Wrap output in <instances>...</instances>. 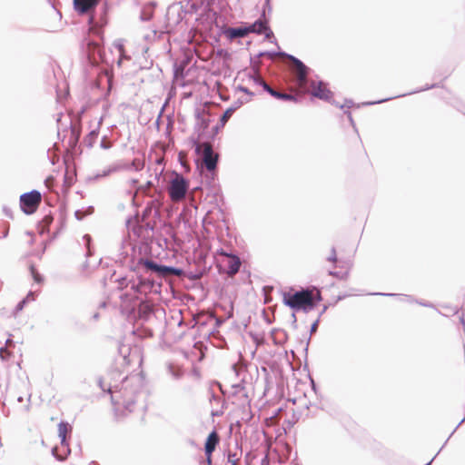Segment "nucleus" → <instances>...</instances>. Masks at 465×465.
I'll return each instance as SVG.
<instances>
[{"label":"nucleus","instance_id":"nucleus-21","mask_svg":"<svg viewBox=\"0 0 465 465\" xmlns=\"http://www.w3.org/2000/svg\"><path fill=\"white\" fill-rule=\"evenodd\" d=\"M129 166L121 163H114L108 168L104 169L102 173L96 175V178L105 177L113 173H116L121 170H128Z\"/></svg>","mask_w":465,"mask_h":465},{"label":"nucleus","instance_id":"nucleus-7","mask_svg":"<svg viewBox=\"0 0 465 465\" xmlns=\"http://www.w3.org/2000/svg\"><path fill=\"white\" fill-rule=\"evenodd\" d=\"M42 195L37 190H32L20 196V207L24 213L33 214L41 203Z\"/></svg>","mask_w":465,"mask_h":465},{"label":"nucleus","instance_id":"nucleus-18","mask_svg":"<svg viewBox=\"0 0 465 465\" xmlns=\"http://www.w3.org/2000/svg\"><path fill=\"white\" fill-rule=\"evenodd\" d=\"M184 275H185V273L183 269L176 268L173 266L163 265L160 277L176 276V277L181 278Z\"/></svg>","mask_w":465,"mask_h":465},{"label":"nucleus","instance_id":"nucleus-53","mask_svg":"<svg viewBox=\"0 0 465 465\" xmlns=\"http://www.w3.org/2000/svg\"><path fill=\"white\" fill-rule=\"evenodd\" d=\"M206 456V461L209 465L212 464V454H205Z\"/></svg>","mask_w":465,"mask_h":465},{"label":"nucleus","instance_id":"nucleus-51","mask_svg":"<svg viewBox=\"0 0 465 465\" xmlns=\"http://www.w3.org/2000/svg\"><path fill=\"white\" fill-rule=\"evenodd\" d=\"M4 212H5L6 216H8L10 218H13L12 212L8 208L5 207L4 208Z\"/></svg>","mask_w":465,"mask_h":465},{"label":"nucleus","instance_id":"nucleus-2","mask_svg":"<svg viewBox=\"0 0 465 465\" xmlns=\"http://www.w3.org/2000/svg\"><path fill=\"white\" fill-rule=\"evenodd\" d=\"M321 301V292L316 288H307L294 293L285 292L283 294V302L286 306L295 311L302 310L304 312L313 310Z\"/></svg>","mask_w":465,"mask_h":465},{"label":"nucleus","instance_id":"nucleus-35","mask_svg":"<svg viewBox=\"0 0 465 465\" xmlns=\"http://www.w3.org/2000/svg\"><path fill=\"white\" fill-rule=\"evenodd\" d=\"M26 303V299L20 301L15 308L14 314L16 315L19 312H21Z\"/></svg>","mask_w":465,"mask_h":465},{"label":"nucleus","instance_id":"nucleus-62","mask_svg":"<svg viewBox=\"0 0 465 465\" xmlns=\"http://www.w3.org/2000/svg\"><path fill=\"white\" fill-rule=\"evenodd\" d=\"M9 342H11V340H10V339L6 340V345H7Z\"/></svg>","mask_w":465,"mask_h":465},{"label":"nucleus","instance_id":"nucleus-56","mask_svg":"<svg viewBox=\"0 0 465 465\" xmlns=\"http://www.w3.org/2000/svg\"><path fill=\"white\" fill-rule=\"evenodd\" d=\"M80 213H81V212H80V211H76V212H75V213H74V215H75L76 219H78V220H80V219H81Z\"/></svg>","mask_w":465,"mask_h":465},{"label":"nucleus","instance_id":"nucleus-24","mask_svg":"<svg viewBox=\"0 0 465 465\" xmlns=\"http://www.w3.org/2000/svg\"><path fill=\"white\" fill-rule=\"evenodd\" d=\"M401 298V301H407V302H413L414 300L409 296V295H400ZM415 302L419 303L420 305L421 306H424V307H429V308H434V305L430 302H421V301H415Z\"/></svg>","mask_w":465,"mask_h":465},{"label":"nucleus","instance_id":"nucleus-28","mask_svg":"<svg viewBox=\"0 0 465 465\" xmlns=\"http://www.w3.org/2000/svg\"><path fill=\"white\" fill-rule=\"evenodd\" d=\"M30 271L35 282L41 283L44 281L42 275L36 271V269L33 265L30 267Z\"/></svg>","mask_w":465,"mask_h":465},{"label":"nucleus","instance_id":"nucleus-19","mask_svg":"<svg viewBox=\"0 0 465 465\" xmlns=\"http://www.w3.org/2000/svg\"><path fill=\"white\" fill-rule=\"evenodd\" d=\"M243 102L241 100L235 101L232 106H230L228 109L225 110V112L223 114V115L220 118L221 126L223 127L227 121L230 119V117L232 115L234 111H236L238 108H240L242 105Z\"/></svg>","mask_w":465,"mask_h":465},{"label":"nucleus","instance_id":"nucleus-15","mask_svg":"<svg viewBox=\"0 0 465 465\" xmlns=\"http://www.w3.org/2000/svg\"><path fill=\"white\" fill-rule=\"evenodd\" d=\"M249 30L248 26L244 27H228L224 30V35L230 40H233L236 38H243L248 35Z\"/></svg>","mask_w":465,"mask_h":465},{"label":"nucleus","instance_id":"nucleus-14","mask_svg":"<svg viewBox=\"0 0 465 465\" xmlns=\"http://www.w3.org/2000/svg\"><path fill=\"white\" fill-rule=\"evenodd\" d=\"M220 253L228 258L226 273L229 276L235 275L239 272L242 264L240 258L236 254L228 253L223 251H221Z\"/></svg>","mask_w":465,"mask_h":465},{"label":"nucleus","instance_id":"nucleus-9","mask_svg":"<svg viewBox=\"0 0 465 465\" xmlns=\"http://www.w3.org/2000/svg\"><path fill=\"white\" fill-rule=\"evenodd\" d=\"M195 118L196 122L194 124V131L198 134V137L196 138V140L201 142L200 140L202 139L205 130L208 128L209 124L211 122L210 114L204 109H196ZM193 139L195 140V138Z\"/></svg>","mask_w":465,"mask_h":465},{"label":"nucleus","instance_id":"nucleus-8","mask_svg":"<svg viewBox=\"0 0 465 465\" xmlns=\"http://www.w3.org/2000/svg\"><path fill=\"white\" fill-rule=\"evenodd\" d=\"M72 428L71 426L69 425L68 422L66 421H60L59 424H58V436L61 440V446L62 448H64L65 449V454L64 456H61V455H57L56 454V450H57V448H54L52 450V453L53 455L58 460H64L66 456L68 454H70L71 452V450L69 448V445H68V442L66 440V434L68 431H71Z\"/></svg>","mask_w":465,"mask_h":465},{"label":"nucleus","instance_id":"nucleus-1","mask_svg":"<svg viewBox=\"0 0 465 465\" xmlns=\"http://www.w3.org/2000/svg\"><path fill=\"white\" fill-rule=\"evenodd\" d=\"M99 387L111 395L114 405H122L128 411H134V405L141 395L143 380L137 375L125 377L120 384H105L103 379L98 380Z\"/></svg>","mask_w":465,"mask_h":465},{"label":"nucleus","instance_id":"nucleus-41","mask_svg":"<svg viewBox=\"0 0 465 465\" xmlns=\"http://www.w3.org/2000/svg\"><path fill=\"white\" fill-rule=\"evenodd\" d=\"M151 17H152V14H151V13H148V14H147L145 11H143V12L141 13V19H142L143 21H148V20H150V19H151Z\"/></svg>","mask_w":465,"mask_h":465},{"label":"nucleus","instance_id":"nucleus-22","mask_svg":"<svg viewBox=\"0 0 465 465\" xmlns=\"http://www.w3.org/2000/svg\"><path fill=\"white\" fill-rule=\"evenodd\" d=\"M102 121H103V118L101 117L97 123V127L95 129L92 130L85 137L84 142L87 146L92 147L94 145V143H95V140L97 139L98 134H99V128L102 124Z\"/></svg>","mask_w":465,"mask_h":465},{"label":"nucleus","instance_id":"nucleus-64","mask_svg":"<svg viewBox=\"0 0 465 465\" xmlns=\"http://www.w3.org/2000/svg\"><path fill=\"white\" fill-rule=\"evenodd\" d=\"M23 401V398L22 397H19L18 398V401Z\"/></svg>","mask_w":465,"mask_h":465},{"label":"nucleus","instance_id":"nucleus-10","mask_svg":"<svg viewBox=\"0 0 465 465\" xmlns=\"http://www.w3.org/2000/svg\"><path fill=\"white\" fill-rule=\"evenodd\" d=\"M127 286H130V289L133 290L135 293L138 294H147L151 292L153 288V282L145 278L138 277L137 279H132Z\"/></svg>","mask_w":465,"mask_h":465},{"label":"nucleus","instance_id":"nucleus-37","mask_svg":"<svg viewBox=\"0 0 465 465\" xmlns=\"http://www.w3.org/2000/svg\"><path fill=\"white\" fill-rule=\"evenodd\" d=\"M327 261L331 262H337V254H336V250L334 247L331 248V254H330V256L327 257Z\"/></svg>","mask_w":465,"mask_h":465},{"label":"nucleus","instance_id":"nucleus-4","mask_svg":"<svg viewBox=\"0 0 465 465\" xmlns=\"http://www.w3.org/2000/svg\"><path fill=\"white\" fill-rule=\"evenodd\" d=\"M192 143L194 146L195 153L202 158L204 167L209 172L215 171L219 156L213 152L212 144L207 142H199L193 138H192Z\"/></svg>","mask_w":465,"mask_h":465},{"label":"nucleus","instance_id":"nucleus-61","mask_svg":"<svg viewBox=\"0 0 465 465\" xmlns=\"http://www.w3.org/2000/svg\"><path fill=\"white\" fill-rule=\"evenodd\" d=\"M212 415H213V416H217V415H219V412H214V411H212Z\"/></svg>","mask_w":465,"mask_h":465},{"label":"nucleus","instance_id":"nucleus-32","mask_svg":"<svg viewBox=\"0 0 465 465\" xmlns=\"http://www.w3.org/2000/svg\"><path fill=\"white\" fill-rule=\"evenodd\" d=\"M100 146H101V148L107 150L112 147V143L107 140L106 136H104L101 140Z\"/></svg>","mask_w":465,"mask_h":465},{"label":"nucleus","instance_id":"nucleus-17","mask_svg":"<svg viewBox=\"0 0 465 465\" xmlns=\"http://www.w3.org/2000/svg\"><path fill=\"white\" fill-rule=\"evenodd\" d=\"M138 263L143 264L147 271L154 272L156 275L160 276L163 264H159L150 259L143 258L139 260Z\"/></svg>","mask_w":465,"mask_h":465},{"label":"nucleus","instance_id":"nucleus-33","mask_svg":"<svg viewBox=\"0 0 465 465\" xmlns=\"http://www.w3.org/2000/svg\"><path fill=\"white\" fill-rule=\"evenodd\" d=\"M209 394H210V397H209V401L211 402V404H213V402H216V403H220L221 402V398L219 396H217L212 390L209 391Z\"/></svg>","mask_w":465,"mask_h":465},{"label":"nucleus","instance_id":"nucleus-5","mask_svg":"<svg viewBox=\"0 0 465 465\" xmlns=\"http://www.w3.org/2000/svg\"><path fill=\"white\" fill-rule=\"evenodd\" d=\"M232 395L238 399L239 405L242 406L243 416L242 420L245 422L249 421L252 415L251 414V406L248 391L246 390L244 377H242L238 382L232 384Z\"/></svg>","mask_w":465,"mask_h":465},{"label":"nucleus","instance_id":"nucleus-12","mask_svg":"<svg viewBox=\"0 0 465 465\" xmlns=\"http://www.w3.org/2000/svg\"><path fill=\"white\" fill-rule=\"evenodd\" d=\"M249 34L254 33L257 35H264L265 38L270 39L273 37V33L268 26V22L262 18L256 20L253 24L248 26Z\"/></svg>","mask_w":465,"mask_h":465},{"label":"nucleus","instance_id":"nucleus-29","mask_svg":"<svg viewBox=\"0 0 465 465\" xmlns=\"http://www.w3.org/2000/svg\"><path fill=\"white\" fill-rule=\"evenodd\" d=\"M233 371L235 372V375L237 377H240L242 374H244L245 375V367L242 366V365H238V364H232V366Z\"/></svg>","mask_w":465,"mask_h":465},{"label":"nucleus","instance_id":"nucleus-38","mask_svg":"<svg viewBox=\"0 0 465 465\" xmlns=\"http://www.w3.org/2000/svg\"><path fill=\"white\" fill-rule=\"evenodd\" d=\"M131 280H128L126 277H122L120 279L117 280L118 283H119V287L121 289L123 288H128L129 286L126 285V283H128Z\"/></svg>","mask_w":465,"mask_h":465},{"label":"nucleus","instance_id":"nucleus-43","mask_svg":"<svg viewBox=\"0 0 465 465\" xmlns=\"http://www.w3.org/2000/svg\"><path fill=\"white\" fill-rule=\"evenodd\" d=\"M170 372L174 379H179L181 377V371L178 370H173V368H170Z\"/></svg>","mask_w":465,"mask_h":465},{"label":"nucleus","instance_id":"nucleus-50","mask_svg":"<svg viewBox=\"0 0 465 465\" xmlns=\"http://www.w3.org/2000/svg\"><path fill=\"white\" fill-rule=\"evenodd\" d=\"M124 164L129 166V168H128V169H130L131 167H134V168H135V170H139V167H138V166H136L135 160H134L130 164H128V163H124Z\"/></svg>","mask_w":465,"mask_h":465},{"label":"nucleus","instance_id":"nucleus-46","mask_svg":"<svg viewBox=\"0 0 465 465\" xmlns=\"http://www.w3.org/2000/svg\"><path fill=\"white\" fill-rule=\"evenodd\" d=\"M25 299H26V302H28L29 301H35V292H32V291L29 292Z\"/></svg>","mask_w":465,"mask_h":465},{"label":"nucleus","instance_id":"nucleus-47","mask_svg":"<svg viewBox=\"0 0 465 465\" xmlns=\"http://www.w3.org/2000/svg\"><path fill=\"white\" fill-rule=\"evenodd\" d=\"M344 114L347 115L350 123L351 124L352 126H354V121H353V118H352V115L351 114L350 111H345Z\"/></svg>","mask_w":465,"mask_h":465},{"label":"nucleus","instance_id":"nucleus-13","mask_svg":"<svg viewBox=\"0 0 465 465\" xmlns=\"http://www.w3.org/2000/svg\"><path fill=\"white\" fill-rule=\"evenodd\" d=\"M100 0H73L74 8L79 15L92 13Z\"/></svg>","mask_w":465,"mask_h":465},{"label":"nucleus","instance_id":"nucleus-52","mask_svg":"<svg viewBox=\"0 0 465 465\" xmlns=\"http://www.w3.org/2000/svg\"><path fill=\"white\" fill-rule=\"evenodd\" d=\"M189 279L191 280H195V279H198L201 277V274L200 275H196V274H187L186 275Z\"/></svg>","mask_w":465,"mask_h":465},{"label":"nucleus","instance_id":"nucleus-44","mask_svg":"<svg viewBox=\"0 0 465 465\" xmlns=\"http://www.w3.org/2000/svg\"><path fill=\"white\" fill-rule=\"evenodd\" d=\"M319 322L320 320L317 319L311 326V329H310V332L311 334L314 333L316 331H317V328H318V324H319Z\"/></svg>","mask_w":465,"mask_h":465},{"label":"nucleus","instance_id":"nucleus-55","mask_svg":"<svg viewBox=\"0 0 465 465\" xmlns=\"http://www.w3.org/2000/svg\"><path fill=\"white\" fill-rule=\"evenodd\" d=\"M265 1V5H264V7H267L269 11L272 10V7L270 5V0H264Z\"/></svg>","mask_w":465,"mask_h":465},{"label":"nucleus","instance_id":"nucleus-6","mask_svg":"<svg viewBox=\"0 0 465 465\" xmlns=\"http://www.w3.org/2000/svg\"><path fill=\"white\" fill-rule=\"evenodd\" d=\"M188 187V181L183 175L176 173L175 177L172 179L168 188L171 200L180 202L184 199Z\"/></svg>","mask_w":465,"mask_h":465},{"label":"nucleus","instance_id":"nucleus-57","mask_svg":"<svg viewBox=\"0 0 465 465\" xmlns=\"http://www.w3.org/2000/svg\"><path fill=\"white\" fill-rule=\"evenodd\" d=\"M137 183H138V181L136 179L130 180L131 185H135Z\"/></svg>","mask_w":465,"mask_h":465},{"label":"nucleus","instance_id":"nucleus-63","mask_svg":"<svg viewBox=\"0 0 465 465\" xmlns=\"http://www.w3.org/2000/svg\"><path fill=\"white\" fill-rule=\"evenodd\" d=\"M292 317H293L294 322H296V317H295L294 313L292 314Z\"/></svg>","mask_w":465,"mask_h":465},{"label":"nucleus","instance_id":"nucleus-42","mask_svg":"<svg viewBox=\"0 0 465 465\" xmlns=\"http://www.w3.org/2000/svg\"><path fill=\"white\" fill-rule=\"evenodd\" d=\"M335 104L341 108H343V107L351 108L353 105V102L351 100H345L344 104Z\"/></svg>","mask_w":465,"mask_h":465},{"label":"nucleus","instance_id":"nucleus-39","mask_svg":"<svg viewBox=\"0 0 465 465\" xmlns=\"http://www.w3.org/2000/svg\"><path fill=\"white\" fill-rule=\"evenodd\" d=\"M238 90L250 95V96H253L254 95V93H252V91H250L247 87L245 86H242V85H239L238 86Z\"/></svg>","mask_w":465,"mask_h":465},{"label":"nucleus","instance_id":"nucleus-36","mask_svg":"<svg viewBox=\"0 0 465 465\" xmlns=\"http://www.w3.org/2000/svg\"><path fill=\"white\" fill-rule=\"evenodd\" d=\"M83 239H84V241L85 242V245H86V248H87L86 254L87 255H91V250H90L91 236L89 234H84Z\"/></svg>","mask_w":465,"mask_h":465},{"label":"nucleus","instance_id":"nucleus-20","mask_svg":"<svg viewBox=\"0 0 465 465\" xmlns=\"http://www.w3.org/2000/svg\"><path fill=\"white\" fill-rule=\"evenodd\" d=\"M137 308V314L140 319L147 320L153 313V305L144 302H141Z\"/></svg>","mask_w":465,"mask_h":465},{"label":"nucleus","instance_id":"nucleus-49","mask_svg":"<svg viewBox=\"0 0 465 465\" xmlns=\"http://www.w3.org/2000/svg\"><path fill=\"white\" fill-rule=\"evenodd\" d=\"M221 124H216L213 128V136L216 135L221 128Z\"/></svg>","mask_w":465,"mask_h":465},{"label":"nucleus","instance_id":"nucleus-59","mask_svg":"<svg viewBox=\"0 0 465 465\" xmlns=\"http://www.w3.org/2000/svg\"><path fill=\"white\" fill-rule=\"evenodd\" d=\"M89 23H90V24H93V23H94V16H93V15H92V16H90V18H89Z\"/></svg>","mask_w":465,"mask_h":465},{"label":"nucleus","instance_id":"nucleus-3","mask_svg":"<svg viewBox=\"0 0 465 465\" xmlns=\"http://www.w3.org/2000/svg\"><path fill=\"white\" fill-rule=\"evenodd\" d=\"M263 55H267L271 58H273L276 55L287 57L295 66V77L297 84L301 88H305L307 86L309 67H307L300 59L284 52H261L258 54V57H262Z\"/></svg>","mask_w":465,"mask_h":465},{"label":"nucleus","instance_id":"nucleus-31","mask_svg":"<svg viewBox=\"0 0 465 465\" xmlns=\"http://www.w3.org/2000/svg\"><path fill=\"white\" fill-rule=\"evenodd\" d=\"M239 458L236 453L229 452L227 456V463L231 465H237Z\"/></svg>","mask_w":465,"mask_h":465},{"label":"nucleus","instance_id":"nucleus-11","mask_svg":"<svg viewBox=\"0 0 465 465\" xmlns=\"http://www.w3.org/2000/svg\"><path fill=\"white\" fill-rule=\"evenodd\" d=\"M312 92L311 94L321 100L327 101L331 104H335L332 101L333 94L331 90H329L325 84L322 81H319L318 83L312 82L311 83Z\"/></svg>","mask_w":465,"mask_h":465},{"label":"nucleus","instance_id":"nucleus-60","mask_svg":"<svg viewBox=\"0 0 465 465\" xmlns=\"http://www.w3.org/2000/svg\"><path fill=\"white\" fill-rule=\"evenodd\" d=\"M460 322H461L463 325H465V321H464V318H463V317H461V318H460Z\"/></svg>","mask_w":465,"mask_h":465},{"label":"nucleus","instance_id":"nucleus-48","mask_svg":"<svg viewBox=\"0 0 465 465\" xmlns=\"http://www.w3.org/2000/svg\"><path fill=\"white\" fill-rule=\"evenodd\" d=\"M184 69V64H181L178 67L175 68V75L178 74H183V71Z\"/></svg>","mask_w":465,"mask_h":465},{"label":"nucleus","instance_id":"nucleus-40","mask_svg":"<svg viewBox=\"0 0 465 465\" xmlns=\"http://www.w3.org/2000/svg\"><path fill=\"white\" fill-rule=\"evenodd\" d=\"M438 86L437 84H431V85H426L425 87L423 88H420L419 90H415V91H412L411 93H409V94H416V93H419V92H422V91H426V90H429V89H431V88H434Z\"/></svg>","mask_w":465,"mask_h":465},{"label":"nucleus","instance_id":"nucleus-25","mask_svg":"<svg viewBox=\"0 0 465 465\" xmlns=\"http://www.w3.org/2000/svg\"><path fill=\"white\" fill-rule=\"evenodd\" d=\"M264 91L278 100H279L280 96H282V91L272 88L269 84H264Z\"/></svg>","mask_w":465,"mask_h":465},{"label":"nucleus","instance_id":"nucleus-27","mask_svg":"<svg viewBox=\"0 0 465 465\" xmlns=\"http://www.w3.org/2000/svg\"><path fill=\"white\" fill-rule=\"evenodd\" d=\"M279 100L285 101V102L296 103L298 101V97L292 94H287V93L282 92V96H280Z\"/></svg>","mask_w":465,"mask_h":465},{"label":"nucleus","instance_id":"nucleus-26","mask_svg":"<svg viewBox=\"0 0 465 465\" xmlns=\"http://www.w3.org/2000/svg\"><path fill=\"white\" fill-rule=\"evenodd\" d=\"M279 100L285 101V102L296 103L298 101V97L292 94H287V93L282 92V96H280Z\"/></svg>","mask_w":465,"mask_h":465},{"label":"nucleus","instance_id":"nucleus-30","mask_svg":"<svg viewBox=\"0 0 465 465\" xmlns=\"http://www.w3.org/2000/svg\"><path fill=\"white\" fill-rule=\"evenodd\" d=\"M348 272H335V271H330L329 272V275H331L335 278H338L340 280H344L348 277Z\"/></svg>","mask_w":465,"mask_h":465},{"label":"nucleus","instance_id":"nucleus-58","mask_svg":"<svg viewBox=\"0 0 465 465\" xmlns=\"http://www.w3.org/2000/svg\"><path fill=\"white\" fill-rule=\"evenodd\" d=\"M44 221L49 223L51 222V218L48 216H45Z\"/></svg>","mask_w":465,"mask_h":465},{"label":"nucleus","instance_id":"nucleus-45","mask_svg":"<svg viewBox=\"0 0 465 465\" xmlns=\"http://www.w3.org/2000/svg\"><path fill=\"white\" fill-rule=\"evenodd\" d=\"M391 98H385V99H381V100L375 101V102H367V103H364L363 104H364V105H372V104H381V103H383V102L389 101V100H391Z\"/></svg>","mask_w":465,"mask_h":465},{"label":"nucleus","instance_id":"nucleus-23","mask_svg":"<svg viewBox=\"0 0 465 465\" xmlns=\"http://www.w3.org/2000/svg\"><path fill=\"white\" fill-rule=\"evenodd\" d=\"M119 353L122 356L123 364H129L130 361L128 360V355L130 353V348L123 345L119 348Z\"/></svg>","mask_w":465,"mask_h":465},{"label":"nucleus","instance_id":"nucleus-54","mask_svg":"<svg viewBox=\"0 0 465 465\" xmlns=\"http://www.w3.org/2000/svg\"><path fill=\"white\" fill-rule=\"evenodd\" d=\"M378 295H382V296H397L398 294H395V293H382V292H379L377 293Z\"/></svg>","mask_w":465,"mask_h":465},{"label":"nucleus","instance_id":"nucleus-16","mask_svg":"<svg viewBox=\"0 0 465 465\" xmlns=\"http://www.w3.org/2000/svg\"><path fill=\"white\" fill-rule=\"evenodd\" d=\"M220 440L219 435L215 430H213L207 437L204 444V453L213 454Z\"/></svg>","mask_w":465,"mask_h":465},{"label":"nucleus","instance_id":"nucleus-34","mask_svg":"<svg viewBox=\"0 0 465 465\" xmlns=\"http://www.w3.org/2000/svg\"><path fill=\"white\" fill-rule=\"evenodd\" d=\"M253 82L255 84L260 85L264 90V84H268L262 78H261L259 75L252 76Z\"/></svg>","mask_w":465,"mask_h":465}]
</instances>
